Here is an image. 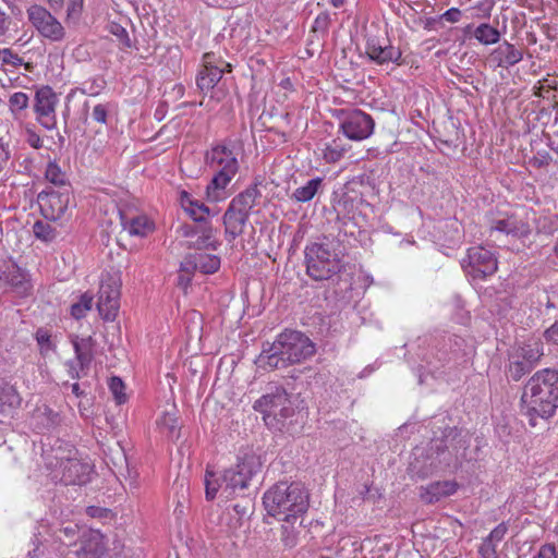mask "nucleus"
I'll return each mask as SVG.
<instances>
[{"mask_svg":"<svg viewBox=\"0 0 558 558\" xmlns=\"http://www.w3.org/2000/svg\"><path fill=\"white\" fill-rule=\"evenodd\" d=\"M345 151L347 149L337 141H332L323 149V158L328 163H335L343 157Z\"/></svg>","mask_w":558,"mask_h":558,"instance_id":"nucleus-38","label":"nucleus"},{"mask_svg":"<svg viewBox=\"0 0 558 558\" xmlns=\"http://www.w3.org/2000/svg\"><path fill=\"white\" fill-rule=\"evenodd\" d=\"M58 102V95L51 87L43 86L36 92L34 102L36 120L46 130H54L57 128L56 108Z\"/></svg>","mask_w":558,"mask_h":558,"instance_id":"nucleus-14","label":"nucleus"},{"mask_svg":"<svg viewBox=\"0 0 558 558\" xmlns=\"http://www.w3.org/2000/svg\"><path fill=\"white\" fill-rule=\"evenodd\" d=\"M71 390L76 397H80L83 393L77 383L71 385Z\"/></svg>","mask_w":558,"mask_h":558,"instance_id":"nucleus-59","label":"nucleus"},{"mask_svg":"<svg viewBox=\"0 0 558 558\" xmlns=\"http://www.w3.org/2000/svg\"><path fill=\"white\" fill-rule=\"evenodd\" d=\"M435 448L437 449V458L436 459H438V461L436 462L435 460H432L428 469L418 470L417 472L421 473L422 477L427 476L430 472L438 469L441 464L450 465V463H451L450 460L447 459L446 457L441 458V456L445 454V451H439L440 448L438 445H436Z\"/></svg>","mask_w":558,"mask_h":558,"instance_id":"nucleus-46","label":"nucleus"},{"mask_svg":"<svg viewBox=\"0 0 558 558\" xmlns=\"http://www.w3.org/2000/svg\"><path fill=\"white\" fill-rule=\"evenodd\" d=\"M106 551L104 535L96 530H84L81 535V548L76 551L78 558H100Z\"/></svg>","mask_w":558,"mask_h":558,"instance_id":"nucleus-18","label":"nucleus"},{"mask_svg":"<svg viewBox=\"0 0 558 558\" xmlns=\"http://www.w3.org/2000/svg\"><path fill=\"white\" fill-rule=\"evenodd\" d=\"M260 196V192L256 185L248 186L243 192L238 194L229 204L231 208L238 213H243L247 217L255 206L256 199Z\"/></svg>","mask_w":558,"mask_h":558,"instance_id":"nucleus-28","label":"nucleus"},{"mask_svg":"<svg viewBox=\"0 0 558 558\" xmlns=\"http://www.w3.org/2000/svg\"><path fill=\"white\" fill-rule=\"evenodd\" d=\"M551 162V156L545 150L537 151L530 160L529 165L536 169L546 168Z\"/></svg>","mask_w":558,"mask_h":558,"instance_id":"nucleus-47","label":"nucleus"},{"mask_svg":"<svg viewBox=\"0 0 558 558\" xmlns=\"http://www.w3.org/2000/svg\"><path fill=\"white\" fill-rule=\"evenodd\" d=\"M464 34H471L481 45L490 46L498 44L501 38L500 31L489 23H481L477 26L469 24L464 28Z\"/></svg>","mask_w":558,"mask_h":558,"instance_id":"nucleus-25","label":"nucleus"},{"mask_svg":"<svg viewBox=\"0 0 558 558\" xmlns=\"http://www.w3.org/2000/svg\"><path fill=\"white\" fill-rule=\"evenodd\" d=\"M535 223L538 232L553 234L554 232L558 231L557 215L539 216L537 219H535Z\"/></svg>","mask_w":558,"mask_h":558,"instance_id":"nucleus-39","label":"nucleus"},{"mask_svg":"<svg viewBox=\"0 0 558 558\" xmlns=\"http://www.w3.org/2000/svg\"><path fill=\"white\" fill-rule=\"evenodd\" d=\"M554 252H555L556 256L558 257V238H557L556 244L554 246Z\"/></svg>","mask_w":558,"mask_h":558,"instance_id":"nucleus-62","label":"nucleus"},{"mask_svg":"<svg viewBox=\"0 0 558 558\" xmlns=\"http://www.w3.org/2000/svg\"><path fill=\"white\" fill-rule=\"evenodd\" d=\"M35 339L41 355H48L49 353L56 351L57 342L47 329L38 328L35 333Z\"/></svg>","mask_w":558,"mask_h":558,"instance_id":"nucleus-35","label":"nucleus"},{"mask_svg":"<svg viewBox=\"0 0 558 558\" xmlns=\"http://www.w3.org/2000/svg\"><path fill=\"white\" fill-rule=\"evenodd\" d=\"M254 409L260 411L266 425L275 429H282L286 421L294 414L288 393L282 388H276L274 392L264 395L255 401Z\"/></svg>","mask_w":558,"mask_h":558,"instance_id":"nucleus-8","label":"nucleus"},{"mask_svg":"<svg viewBox=\"0 0 558 558\" xmlns=\"http://www.w3.org/2000/svg\"><path fill=\"white\" fill-rule=\"evenodd\" d=\"M267 513L277 519H301L310 506V494L302 483L279 482L263 497Z\"/></svg>","mask_w":558,"mask_h":558,"instance_id":"nucleus-4","label":"nucleus"},{"mask_svg":"<svg viewBox=\"0 0 558 558\" xmlns=\"http://www.w3.org/2000/svg\"><path fill=\"white\" fill-rule=\"evenodd\" d=\"M461 265L466 275L473 279H484L492 276L498 268L495 254L484 246L470 247Z\"/></svg>","mask_w":558,"mask_h":558,"instance_id":"nucleus-12","label":"nucleus"},{"mask_svg":"<svg viewBox=\"0 0 558 558\" xmlns=\"http://www.w3.org/2000/svg\"><path fill=\"white\" fill-rule=\"evenodd\" d=\"M521 402L532 426L537 417L553 416L558 408V372L550 368L536 372L525 384Z\"/></svg>","mask_w":558,"mask_h":558,"instance_id":"nucleus-2","label":"nucleus"},{"mask_svg":"<svg viewBox=\"0 0 558 558\" xmlns=\"http://www.w3.org/2000/svg\"><path fill=\"white\" fill-rule=\"evenodd\" d=\"M490 231H498L513 236H526L531 232L530 225L518 214L509 215L498 219L490 226Z\"/></svg>","mask_w":558,"mask_h":558,"instance_id":"nucleus-22","label":"nucleus"},{"mask_svg":"<svg viewBox=\"0 0 558 558\" xmlns=\"http://www.w3.org/2000/svg\"><path fill=\"white\" fill-rule=\"evenodd\" d=\"M46 466L51 480L64 485H85L93 474V466L83 460L76 448L60 444L46 454Z\"/></svg>","mask_w":558,"mask_h":558,"instance_id":"nucleus-5","label":"nucleus"},{"mask_svg":"<svg viewBox=\"0 0 558 558\" xmlns=\"http://www.w3.org/2000/svg\"><path fill=\"white\" fill-rule=\"evenodd\" d=\"M306 270L315 280H327L341 270V259L329 244L312 243L305 247Z\"/></svg>","mask_w":558,"mask_h":558,"instance_id":"nucleus-7","label":"nucleus"},{"mask_svg":"<svg viewBox=\"0 0 558 558\" xmlns=\"http://www.w3.org/2000/svg\"><path fill=\"white\" fill-rule=\"evenodd\" d=\"M37 201L43 216L52 221L66 218L74 205L71 186H64L62 190L47 187L38 194Z\"/></svg>","mask_w":558,"mask_h":558,"instance_id":"nucleus-11","label":"nucleus"},{"mask_svg":"<svg viewBox=\"0 0 558 558\" xmlns=\"http://www.w3.org/2000/svg\"><path fill=\"white\" fill-rule=\"evenodd\" d=\"M507 533V526L504 523L498 524L486 537L488 541L497 544L500 542Z\"/></svg>","mask_w":558,"mask_h":558,"instance_id":"nucleus-52","label":"nucleus"},{"mask_svg":"<svg viewBox=\"0 0 558 558\" xmlns=\"http://www.w3.org/2000/svg\"><path fill=\"white\" fill-rule=\"evenodd\" d=\"M108 117V106L105 104H98L93 108L92 118L94 121L105 124Z\"/></svg>","mask_w":558,"mask_h":558,"instance_id":"nucleus-49","label":"nucleus"},{"mask_svg":"<svg viewBox=\"0 0 558 558\" xmlns=\"http://www.w3.org/2000/svg\"><path fill=\"white\" fill-rule=\"evenodd\" d=\"M462 19V11L458 8H450L447 11H445L440 16V21H445L447 23H458Z\"/></svg>","mask_w":558,"mask_h":558,"instance_id":"nucleus-48","label":"nucleus"},{"mask_svg":"<svg viewBox=\"0 0 558 558\" xmlns=\"http://www.w3.org/2000/svg\"><path fill=\"white\" fill-rule=\"evenodd\" d=\"M544 336L547 339V341L558 344V322H556L548 329H546Z\"/></svg>","mask_w":558,"mask_h":558,"instance_id":"nucleus-55","label":"nucleus"},{"mask_svg":"<svg viewBox=\"0 0 558 558\" xmlns=\"http://www.w3.org/2000/svg\"><path fill=\"white\" fill-rule=\"evenodd\" d=\"M10 159V149L9 145L3 142V138L0 137V172L3 171Z\"/></svg>","mask_w":558,"mask_h":558,"instance_id":"nucleus-54","label":"nucleus"},{"mask_svg":"<svg viewBox=\"0 0 558 558\" xmlns=\"http://www.w3.org/2000/svg\"><path fill=\"white\" fill-rule=\"evenodd\" d=\"M333 117L339 120V130L351 141L360 142L374 133L373 118L360 109H336Z\"/></svg>","mask_w":558,"mask_h":558,"instance_id":"nucleus-10","label":"nucleus"},{"mask_svg":"<svg viewBox=\"0 0 558 558\" xmlns=\"http://www.w3.org/2000/svg\"><path fill=\"white\" fill-rule=\"evenodd\" d=\"M9 283L14 293L21 298L28 296L33 290L29 276L21 269L10 272Z\"/></svg>","mask_w":558,"mask_h":558,"instance_id":"nucleus-31","label":"nucleus"},{"mask_svg":"<svg viewBox=\"0 0 558 558\" xmlns=\"http://www.w3.org/2000/svg\"><path fill=\"white\" fill-rule=\"evenodd\" d=\"M203 63V69L197 75L196 84L203 93H207L218 84L226 71H231V64L222 60L216 62L214 53H205Z\"/></svg>","mask_w":558,"mask_h":558,"instance_id":"nucleus-16","label":"nucleus"},{"mask_svg":"<svg viewBox=\"0 0 558 558\" xmlns=\"http://www.w3.org/2000/svg\"><path fill=\"white\" fill-rule=\"evenodd\" d=\"M180 203L184 211L194 221L205 222L210 215V210L205 204L194 199L191 194L185 191L180 193Z\"/></svg>","mask_w":558,"mask_h":558,"instance_id":"nucleus-27","label":"nucleus"},{"mask_svg":"<svg viewBox=\"0 0 558 558\" xmlns=\"http://www.w3.org/2000/svg\"><path fill=\"white\" fill-rule=\"evenodd\" d=\"M72 345L74 349L75 357L78 359L81 366H90L94 360V349L96 340L92 337H72Z\"/></svg>","mask_w":558,"mask_h":558,"instance_id":"nucleus-26","label":"nucleus"},{"mask_svg":"<svg viewBox=\"0 0 558 558\" xmlns=\"http://www.w3.org/2000/svg\"><path fill=\"white\" fill-rule=\"evenodd\" d=\"M41 555L40 546L36 545L35 548L28 553L29 558H37Z\"/></svg>","mask_w":558,"mask_h":558,"instance_id":"nucleus-58","label":"nucleus"},{"mask_svg":"<svg viewBox=\"0 0 558 558\" xmlns=\"http://www.w3.org/2000/svg\"><path fill=\"white\" fill-rule=\"evenodd\" d=\"M120 307L119 280L108 277L102 279L99 288L97 308L99 315L108 322L116 319Z\"/></svg>","mask_w":558,"mask_h":558,"instance_id":"nucleus-15","label":"nucleus"},{"mask_svg":"<svg viewBox=\"0 0 558 558\" xmlns=\"http://www.w3.org/2000/svg\"><path fill=\"white\" fill-rule=\"evenodd\" d=\"M84 0H69L66 14L69 19H77L82 12Z\"/></svg>","mask_w":558,"mask_h":558,"instance_id":"nucleus-51","label":"nucleus"},{"mask_svg":"<svg viewBox=\"0 0 558 558\" xmlns=\"http://www.w3.org/2000/svg\"><path fill=\"white\" fill-rule=\"evenodd\" d=\"M110 558H125V557H123V556H121V555H118V556L110 557Z\"/></svg>","mask_w":558,"mask_h":558,"instance_id":"nucleus-63","label":"nucleus"},{"mask_svg":"<svg viewBox=\"0 0 558 558\" xmlns=\"http://www.w3.org/2000/svg\"><path fill=\"white\" fill-rule=\"evenodd\" d=\"M478 551L483 558H496V544L485 538Z\"/></svg>","mask_w":558,"mask_h":558,"instance_id":"nucleus-50","label":"nucleus"},{"mask_svg":"<svg viewBox=\"0 0 558 558\" xmlns=\"http://www.w3.org/2000/svg\"><path fill=\"white\" fill-rule=\"evenodd\" d=\"M248 218L243 213H238L230 206L223 215L225 235L228 242H233L244 231Z\"/></svg>","mask_w":558,"mask_h":558,"instance_id":"nucleus-23","label":"nucleus"},{"mask_svg":"<svg viewBox=\"0 0 558 558\" xmlns=\"http://www.w3.org/2000/svg\"><path fill=\"white\" fill-rule=\"evenodd\" d=\"M33 232L37 239L45 242H51L57 236L56 229L45 221H36L33 226Z\"/></svg>","mask_w":558,"mask_h":558,"instance_id":"nucleus-40","label":"nucleus"},{"mask_svg":"<svg viewBox=\"0 0 558 558\" xmlns=\"http://www.w3.org/2000/svg\"><path fill=\"white\" fill-rule=\"evenodd\" d=\"M28 143H29V145H31L32 147H34V148H40V147H41V140H40V137H39L37 134H35V133H33V134H31V135H29Z\"/></svg>","mask_w":558,"mask_h":558,"instance_id":"nucleus-57","label":"nucleus"},{"mask_svg":"<svg viewBox=\"0 0 558 558\" xmlns=\"http://www.w3.org/2000/svg\"><path fill=\"white\" fill-rule=\"evenodd\" d=\"M458 490L456 481H438L420 487V498L424 504H435Z\"/></svg>","mask_w":558,"mask_h":558,"instance_id":"nucleus-20","label":"nucleus"},{"mask_svg":"<svg viewBox=\"0 0 558 558\" xmlns=\"http://www.w3.org/2000/svg\"><path fill=\"white\" fill-rule=\"evenodd\" d=\"M1 54H2V61L4 63L16 64L17 62L21 61V59L16 54L12 53V51L9 49H3L1 51Z\"/></svg>","mask_w":558,"mask_h":558,"instance_id":"nucleus-56","label":"nucleus"},{"mask_svg":"<svg viewBox=\"0 0 558 558\" xmlns=\"http://www.w3.org/2000/svg\"><path fill=\"white\" fill-rule=\"evenodd\" d=\"M157 425L166 430L170 436H175L178 432V417L174 411L163 412L157 420Z\"/></svg>","mask_w":558,"mask_h":558,"instance_id":"nucleus-37","label":"nucleus"},{"mask_svg":"<svg viewBox=\"0 0 558 558\" xmlns=\"http://www.w3.org/2000/svg\"><path fill=\"white\" fill-rule=\"evenodd\" d=\"M555 153L557 154L558 156V146L554 148Z\"/></svg>","mask_w":558,"mask_h":558,"instance_id":"nucleus-64","label":"nucleus"},{"mask_svg":"<svg viewBox=\"0 0 558 558\" xmlns=\"http://www.w3.org/2000/svg\"><path fill=\"white\" fill-rule=\"evenodd\" d=\"M323 186L322 178H314L308 180L303 186L294 190L291 195V199L298 203H306L314 198L318 191Z\"/></svg>","mask_w":558,"mask_h":558,"instance_id":"nucleus-32","label":"nucleus"},{"mask_svg":"<svg viewBox=\"0 0 558 558\" xmlns=\"http://www.w3.org/2000/svg\"><path fill=\"white\" fill-rule=\"evenodd\" d=\"M45 178L52 183L57 190H62L64 186H71L66 182L65 173L56 162H49L46 168Z\"/></svg>","mask_w":558,"mask_h":558,"instance_id":"nucleus-34","label":"nucleus"},{"mask_svg":"<svg viewBox=\"0 0 558 558\" xmlns=\"http://www.w3.org/2000/svg\"><path fill=\"white\" fill-rule=\"evenodd\" d=\"M495 4H496L495 0L477 1L474 5L471 7V10L474 11L473 17L478 19V20L489 19Z\"/></svg>","mask_w":558,"mask_h":558,"instance_id":"nucleus-41","label":"nucleus"},{"mask_svg":"<svg viewBox=\"0 0 558 558\" xmlns=\"http://www.w3.org/2000/svg\"><path fill=\"white\" fill-rule=\"evenodd\" d=\"M27 17L40 36L50 41H61L65 36L62 24L46 8L31 5L27 9Z\"/></svg>","mask_w":558,"mask_h":558,"instance_id":"nucleus-13","label":"nucleus"},{"mask_svg":"<svg viewBox=\"0 0 558 558\" xmlns=\"http://www.w3.org/2000/svg\"><path fill=\"white\" fill-rule=\"evenodd\" d=\"M523 59V51L517 48L513 44L505 40L496 47L489 54V61L496 68L509 69Z\"/></svg>","mask_w":558,"mask_h":558,"instance_id":"nucleus-19","label":"nucleus"},{"mask_svg":"<svg viewBox=\"0 0 558 558\" xmlns=\"http://www.w3.org/2000/svg\"><path fill=\"white\" fill-rule=\"evenodd\" d=\"M544 299L546 300L547 308H555L556 307L555 302L551 301V299L549 298V295L546 292L544 293Z\"/></svg>","mask_w":558,"mask_h":558,"instance_id":"nucleus-60","label":"nucleus"},{"mask_svg":"<svg viewBox=\"0 0 558 558\" xmlns=\"http://www.w3.org/2000/svg\"><path fill=\"white\" fill-rule=\"evenodd\" d=\"M183 267H192L203 274H214L220 267V258L217 255L196 252L186 257Z\"/></svg>","mask_w":558,"mask_h":558,"instance_id":"nucleus-24","label":"nucleus"},{"mask_svg":"<svg viewBox=\"0 0 558 558\" xmlns=\"http://www.w3.org/2000/svg\"><path fill=\"white\" fill-rule=\"evenodd\" d=\"M534 558H558L556 547L551 544H545L539 547Z\"/></svg>","mask_w":558,"mask_h":558,"instance_id":"nucleus-53","label":"nucleus"},{"mask_svg":"<svg viewBox=\"0 0 558 558\" xmlns=\"http://www.w3.org/2000/svg\"><path fill=\"white\" fill-rule=\"evenodd\" d=\"M282 521L281 525V542L286 547L293 548L296 546L299 541V534L301 532L302 518L301 519H279Z\"/></svg>","mask_w":558,"mask_h":558,"instance_id":"nucleus-29","label":"nucleus"},{"mask_svg":"<svg viewBox=\"0 0 558 558\" xmlns=\"http://www.w3.org/2000/svg\"><path fill=\"white\" fill-rule=\"evenodd\" d=\"M543 344L539 340H531L523 345L513 348L508 357L507 373L509 377L518 381L530 373L543 356Z\"/></svg>","mask_w":558,"mask_h":558,"instance_id":"nucleus-9","label":"nucleus"},{"mask_svg":"<svg viewBox=\"0 0 558 558\" xmlns=\"http://www.w3.org/2000/svg\"><path fill=\"white\" fill-rule=\"evenodd\" d=\"M196 240L193 242V246L197 250H217L220 242L216 239V232L211 226H202Z\"/></svg>","mask_w":558,"mask_h":558,"instance_id":"nucleus-33","label":"nucleus"},{"mask_svg":"<svg viewBox=\"0 0 558 558\" xmlns=\"http://www.w3.org/2000/svg\"><path fill=\"white\" fill-rule=\"evenodd\" d=\"M315 351L314 342L306 335L286 329L267 349H263L256 364L265 371L280 369L306 361Z\"/></svg>","mask_w":558,"mask_h":558,"instance_id":"nucleus-1","label":"nucleus"},{"mask_svg":"<svg viewBox=\"0 0 558 558\" xmlns=\"http://www.w3.org/2000/svg\"><path fill=\"white\" fill-rule=\"evenodd\" d=\"M121 226L132 236H146L154 230L153 221L145 215L120 211Z\"/></svg>","mask_w":558,"mask_h":558,"instance_id":"nucleus-21","label":"nucleus"},{"mask_svg":"<svg viewBox=\"0 0 558 558\" xmlns=\"http://www.w3.org/2000/svg\"><path fill=\"white\" fill-rule=\"evenodd\" d=\"M66 372L72 379H80L82 375H86L89 366H81L78 359L66 361Z\"/></svg>","mask_w":558,"mask_h":558,"instance_id":"nucleus-45","label":"nucleus"},{"mask_svg":"<svg viewBox=\"0 0 558 558\" xmlns=\"http://www.w3.org/2000/svg\"><path fill=\"white\" fill-rule=\"evenodd\" d=\"M82 532L78 524L74 522L62 523L61 526L54 532V537L61 546L70 547L76 544Z\"/></svg>","mask_w":558,"mask_h":558,"instance_id":"nucleus-30","label":"nucleus"},{"mask_svg":"<svg viewBox=\"0 0 558 558\" xmlns=\"http://www.w3.org/2000/svg\"><path fill=\"white\" fill-rule=\"evenodd\" d=\"M206 165L214 172L206 187L207 197L219 202L225 198V189L239 170L238 154L227 145H216L206 153Z\"/></svg>","mask_w":558,"mask_h":558,"instance_id":"nucleus-6","label":"nucleus"},{"mask_svg":"<svg viewBox=\"0 0 558 558\" xmlns=\"http://www.w3.org/2000/svg\"><path fill=\"white\" fill-rule=\"evenodd\" d=\"M260 469V458L254 452H247L239 458V462L234 468L226 470L220 476L207 470L204 480L206 499H215L218 493L226 499L239 495L240 492L248 486L252 477L256 475Z\"/></svg>","mask_w":558,"mask_h":558,"instance_id":"nucleus-3","label":"nucleus"},{"mask_svg":"<svg viewBox=\"0 0 558 558\" xmlns=\"http://www.w3.org/2000/svg\"><path fill=\"white\" fill-rule=\"evenodd\" d=\"M109 389L118 404L126 402V395L124 393V384L119 377H111Z\"/></svg>","mask_w":558,"mask_h":558,"instance_id":"nucleus-42","label":"nucleus"},{"mask_svg":"<svg viewBox=\"0 0 558 558\" xmlns=\"http://www.w3.org/2000/svg\"><path fill=\"white\" fill-rule=\"evenodd\" d=\"M93 295L84 293L80 296L78 301L73 303L70 307L71 316L75 319H81L86 316L87 312L92 310Z\"/></svg>","mask_w":558,"mask_h":558,"instance_id":"nucleus-36","label":"nucleus"},{"mask_svg":"<svg viewBox=\"0 0 558 558\" xmlns=\"http://www.w3.org/2000/svg\"><path fill=\"white\" fill-rule=\"evenodd\" d=\"M29 98L23 92H16L9 98V106L12 112L22 111L27 108Z\"/></svg>","mask_w":558,"mask_h":558,"instance_id":"nucleus-43","label":"nucleus"},{"mask_svg":"<svg viewBox=\"0 0 558 558\" xmlns=\"http://www.w3.org/2000/svg\"><path fill=\"white\" fill-rule=\"evenodd\" d=\"M345 0H329L330 4L335 8H341Z\"/></svg>","mask_w":558,"mask_h":558,"instance_id":"nucleus-61","label":"nucleus"},{"mask_svg":"<svg viewBox=\"0 0 558 558\" xmlns=\"http://www.w3.org/2000/svg\"><path fill=\"white\" fill-rule=\"evenodd\" d=\"M365 52L368 58L377 64L398 63L402 52L386 39H379L375 36H368L365 46Z\"/></svg>","mask_w":558,"mask_h":558,"instance_id":"nucleus-17","label":"nucleus"},{"mask_svg":"<svg viewBox=\"0 0 558 558\" xmlns=\"http://www.w3.org/2000/svg\"><path fill=\"white\" fill-rule=\"evenodd\" d=\"M109 32L120 40L123 48L132 47L131 38L123 26L118 23H111L109 25Z\"/></svg>","mask_w":558,"mask_h":558,"instance_id":"nucleus-44","label":"nucleus"}]
</instances>
